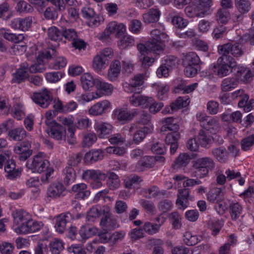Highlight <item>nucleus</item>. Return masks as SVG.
Returning a JSON list of instances; mask_svg holds the SVG:
<instances>
[{"mask_svg": "<svg viewBox=\"0 0 254 254\" xmlns=\"http://www.w3.org/2000/svg\"><path fill=\"white\" fill-rule=\"evenodd\" d=\"M249 42L254 45V28H251L249 31L241 37L239 42L228 43L218 47V53L223 56H230L231 54L234 58L242 57L245 52V49L241 44Z\"/></svg>", "mask_w": 254, "mask_h": 254, "instance_id": "f257e3e1", "label": "nucleus"}, {"mask_svg": "<svg viewBox=\"0 0 254 254\" xmlns=\"http://www.w3.org/2000/svg\"><path fill=\"white\" fill-rule=\"evenodd\" d=\"M215 165L213 159L210 157L199 158L193 162L192 166L195 171L193 176L200 179L205 177L209 171L214 169Z\"/></svg>", "mask_w": 254, "mask_h": 254, "instance_id": "f03ea898", "label": "nucleus"}, {"mask_svg": "<svg viewBox=\"0 0 254 254\" xmlns=\"http://www.w3.org/2000/svg\"><path fill=\"white\" fill-rule=\"evenodd\" d=\"M113 51L111 48H105L99 52L93 58L92 68L97 73H100L108 66L109 60L113 58Z\"/></svg>", "mask_w": 254, "mask_h": 254, "instance_id": "7ed1b4c3", "label": "nucleus"}, {"mask_svg": "<svg viewBox=\"0 0 254 254\" xmlns=\"http://www.w3.org/2000/svg\"><path fill=\"white\" fill-rule=\"evenodd\" d=\"M150 35L151 37L147 42V47L155 53L162 51L164 43L168 40L167 35L164 32L155 29L151 31Z\"/></svg>", "mask_w": 254, "mask_h": 254, "instance_id": "20e7f679", "label": "nucleus"}, {"mask_svg": "<svg viewBox=\"0 0 254 254\" xmlns=\"http://www.w3.org/2000/svg\"><path fill=\"white\" fill-rule=\"evenodd\" d=\"M234 59L231 56L222 55L217 61V64L211 66L212 69L218 76L222 77L228 75L232 71L235 64Z\"/></svg>", "mask_w": 254, "mask_h": 254, "instance_id": "39448f33", "label": "nucleus"}, {"mask_svg": "<svg viewBox=\"0 0 254 254\" xmlns=\"http://www.w3.org/2000/svg\"><path fill=\"white\" fill-rule=\"evenodd\" d=\"M153 130V126L152 125L141 127L137 123L131 124L128 128L129 134L133 135L132 143L136 144L142 142L146 134L151 133Z\"/></svg>", "mask_w": 254, "mask_h": 254, "instance_id": "423d86ee", "label": "nucleus"}, {"mask_svg": "<svg viewBox=\"0 0 254 254\" xmlns=\"http://www.w3.org/2000/svg\"><path fill=\"white\" fill-rule=\"evenodd\" d=\"M43 226V222L33 220L32 216L29 220L21 223L19 226L12 227V229L17 235H27L40 231Z\"/></svg>", "mask_w": 254, "mask_h": 254, "instance_id": "0eeeda50", "label": "nucleus"}, {"mask_svg": "<svg viewBox=\"0 0 254 254\" xmlns=\"http://www.w3.org/2000/svg\"><path fill=\"white\" fill-rule=\"evenodd\" d=\"M106 178V174L99 170L89 169L83 171L82 179L86 181H92L93 189H98L102 186V182Z\"/></svg>", "mask_w": 254, "mask_h": 254, "instance_id": "6e6552de", "label": "nucleus"}, {"mask_svg": "<svg viewBox=\"0 0 254 254\" xmlns=\"http://www.w3.org/2000/svg\"><path fill=\"white\" fill-rule=\"evenodd\" d=\"M49 165L50 162L47 159L46 154L43 152H39L34 156L29 168L33 172L41 173L45 171Z\"/></svg>", "mask_w": 254, "mask_h": 254, "instance_id": "1a4fd4ad", "label": "nucleus"}, {"mask_svg": "<svg viewBox=\"0 0 254 254\" xmlns=\"http://www.w3.org/2000/svg\"><path fill=\"white\" fill-rule=\"evenodd\" d=\"M149 76V72L147 70L143 73H138L131 78L128 82H125L123 84L124 90L128 93H132L136 90V88L141 86L145 80H146Z\"/></svg>", "mask_w": 254, "mask_h": 254, "instance_id": "9d476101", "label": "nucleus"}, {"mask_svg": "<svg viewBox=\"0 0 254 254\" xmlns=\"http://www.w3.org/2000/svg\"><path fill=\"white\" fill-rule=\"evenodd\" d=\"M33 101L43 108H47L53 100V95L51 91L44 88L39 92L35 93L32 97Z\"/></svg>", "mask_w": 254, "mask_h": 254, "instance_id": "9b49d317", "label": "nucleus"}, {"mask_svg": "<svg viewBox=\"0 0 254 254\" xmlns=\"http://www.w3.org/2000/svg\"><path fill=\"white\" fill-rule=\"evenodd\" d=\"M137 114V109L129 110L125 108H117L113 111V113L114 117L123 124L130 122Z\"/></svg>", "mask_w": 254, "mask_h": 254, "instance_id": "f8f14e48", "label": "nucleus"}, {"mask_svg": "<svg viewBox=\"0 0 254 254\" xmlns=\"http://www.w3.org/2000/svg\"><path fill=\"white\" fill-rule=\"evenodd\" d=\"M36 23V19L35 17L27 16L23 18H17L13 19L11 22L10 26L14 30L27 31Z\"/></svg>", "mask_w": 254, "mask_h": 254, "instance_id": "ddd939ff", "label": "nucleus"}, {"mask_svg": "<svg viewBox=\"0 0 254 254\" xmlns=\"http://www.w3.org/2000/svg\"><path fill=\"white\" fill-rule=\"evenodd\" d=\"M112 108V103L109 100H104L91 106L88 110V114L93 116H100Z\"/></svg>", "mask_w": 254, "mask_h": 254, "instance_id": "4468645a", "label": "nucleus"}, {"mask_svg": "<svg viewBox=\"0 0 254 254\" xmlns=\"http://www.w3.org/2000/svg\"><path fill=\"white\" fill-rule=\"evenodd\" d=\"M31 144L28 141H24L17 144L14 148V151L19 160L22 161L26 160L32 154V151L30 148Z\"/></svg>", "mask_w": 254, "mask_h": 254, "instance_id": "2eb2a0df", "label": "nucleus"}, {"mask_svg": "<svg viewBox=\"0 0 254 254\" xmlns=\"http://www.w3.org/2000/svg\"><path fill=\"white\" fill-rule=\"evenodd\" d=\"M13 218V227L19 226L21 223L31 219L32 215L23 209H17L11 213Z\"/></svg>", "mask_w": 254, "mask_h": 254, "instance_id": "dca6fc26", "label": "nucleus"}, {"mask_svg": "<svg viewBox=\"0 0 254 254\" xmlns=\"http://www.w3.org/2000/svg\"><path fill=\"white\" fill-rule=\"evenodd\" d=\"M71 218L70 213H63L56 216L54 218L55 227L57 232L59 233H63L64 231L66 223H68Z\"/></svg>", "mask_w": 254, "mask_h": 254, "instance_id": "f3484780", "label": "nucleus"}, {"mask_svg": "<svg viewBox=\"0 0 254 254\" xmlns=\"http://www.w3.org/2000/svg\"><path fill=\"white\" fill-rule=\"evenodd\" d=\"M29 65L27 63H22L16 72L13 74L12 83H20L25 81L29 76Z\"/></svg>", "mask_w": 254, "mask_h": 254, "instance_id": "a211bd4d", "label": "nucleus"}, {"mask_svg": "<svg viewBox=\"0 0 254 254\" xmlns=\"http://www.w3.org/2000/svg\"><path fill=\"white\" fill-rule=\"evenodd\" d=\"M94 129L99 138H105L113 131V126L108 122H98L95 124Z\"/></svg>", "mask_w": 254, "mask_h": 254, "instance_id": "6ab92c4d", "label": "nucleus"}, {"mask_svg": "<svg viewBox=\"0 0 254 254\" xmlns=\"http://www.w3.org/2000/svg\"><path fill=\"white\" fill-rule=\"evenodd\" d=\"M71 192L75 193V197L85 199L90 194V191L88 189L86 184L83 183L74 185L71 188Z\"/></svg>", "mask_w": 254, "mask_h": 254, "instance_id": "aec40b11", "label": "nucleus"}, {"mask_svg": "<svg viewBox=\"0 0 254 254\" xmlns=\"http://www.w3.org/2000/svg\"><path fill=\"white\" fill-rule=\"evenodd\" d=\"M130 103L135 107L142 106L148 107L151 103L152 98L134 93L129 98Z\"/></svg>", "mask_w": 254, "mask_h": 254, "instance_id": "412c9836", "label": "nucleus"}, {"mask_svg": "<svg viewBox=\"0 0 254 254\" xmlns=\"http://www.w3.org/2000/svg\"><path fill=\"white\" fill-rule=\"evenodd\" d=\"M201 126L206 131L213 134L218 133L221 128L220 123L217 117H211L205 123L201 125Z\"/></svg>", "mask_w": 254, "mask_h": 254, "instance_id": "4be33fe9", "label": "nucleus"}, {"mask_svg": "<svg viewBox=\"0 0 254 254\" xmlns=\"http://www.w3.org/2000/svg\"><path fill=\"white\" fill-rule=\"evenodd\" d=\"M95 87L97 90L99 91V93L102 95H110L114 91V86L112 84L105 82L101 79H96Z\"/></svg>", "mask_w": 254, "mask_h": 254, "instance_id": "5701e85b", "label": "nucleus"}, {"mask_svg": "<svg viewBox=\"0 0 254 254\" xmlns=\"http://www.w3.org/2000/svg\"><path fill=\"white\" fill-rule=\"evenodd\" d=\"M185 11L187 16L190 18L204 17L206 15L196 2L187 6Z\"/></svg>", "mask_w": 254, "mask_h": 254, "instance_id": "b1692460", "label": "nucleus"}, {"mask_svg": "<svg viewBox=\"0 0 254 254\" xmlns=\"http://www.w3.org/2000/svg\"><path fill=\"white\" fill-rule=\"evenodd\" d=\"M121 63L119 60H115L111 64L107 73V78L111 81H116L121 72Z\"/></svg>", "mask_w": 254, "mask_h": 254, "instance_id": "393cba45", "label": "nucleus"}, {"mask_svg": "<svg viewBox=\"0 0 254 254\" xmlns=\"http://www.w3.org/2000/svg\"><path fill=\"white\" fill-rule=\"evenodd\" d=\"M230 214L233 221L237 223L241 222L243 220V207L238 202L232 203L230 205Z\"/></svg>", "mask_w": 254, "mask_h": 254, "instance_id": "a878e982", "label": "nucleus"}, {"mask_svg": "<svg viewBox=\"0 0 254 254\" xmlns=\"http://www.w3.org/2000/svg\"><path fill=\"white\" fill-rule=\"evenodd\" d=\"M156 163L154 156H145L138 161L135 166L137 172H142L147 169L152 168Z\"/></svg>", "mask_w": 254, "mask_h": 254, "instance_id": "bb28decb", "label": "nucleus"}, {"mask_svg": "<svg viewBox=\"0 0 254 254\" xmlns=\"http://www.w3.org/2000/svg\"><path fill=\"white\" fill-rule=\"evenodd\" d=\"M49 135L54 139L61 140L64 139L65 136V129L61 125L54 123V125L51 126Z\"/></svg>", "mask_w": 254, "mask_h": 254, "instance_id": "cd10ccee", "label": "nucleus"}, {"mask_svg": "<svg viewBox=\"0 0 254 254\" xmlns=\"http://www.w3.org/2000/svg\"><path fill=\"white\" fill-rule=\"evenodd\" d=\"M64 190V187L62 183L55 182L48 188L47 195L50 197L56 198L60 197Z\"/></svg>", "mask_w": 254, "mask_h": 254, "instance_id": "c85d7f7f", "label": "nucleus"}, {"mask_svg": "<svg viewBox=\"0 0 254 254\" xmlns=\"http://www.w3.org/2000/svg\"><path fill=\"white\" fill-rule=\"evenodd\" d=\"M190 194L189 190L187 189H180L178 191V198L176 204L180 209H184L189 205L188 198Z\"/></svg>", "mask_w": 254, "mask_h": 254, "instance_id": "c756f323", "label": "nucleus"}, {"mask_svg": "<svg viewBox=\"0 0 254 254\" xmlns=\"http://www.w3.org/2000/svg\"><path fill=\"white\" fill-rule=\"evenodd\" d=\"M104 154L100 149L92 150L87 152L84 156V161L88 164H91L95 162L103 159Z\"/></svg>", "mask_w": 254, "mask_h": 254, "instance_id": "7c9ffc66", "label": "nucleus"}, {"mask_svg": "<svg viewBox=\"0 0 254 254\" xmlns=\"http://www.w3.org/2000/svg\"><path fill=\"white\" fill-rule=\"evenodd\" d=\"M163 125L161 128V131H178L179 129V126L177 124L175 118L173 117H169L164 119L162 120Z\"/></svg>", "mask_w": 254, "mask_h": 254, "instance_id": "2f4dec72", "label": "nucleus"}, {"mask_svg": "<svg viewBox=\"0 0 254 254\" xmlns=\"http://www.w3.org/2000/svg\"><path fill=\"white\" fill-rule=\"evenodd\" d=\"M211 153L216 160L220 163H225L229 159V155L226 149L224 147L213 148Z\"/></svg>", "mask_w": 254, "mask_h": 254, "instance_id": "473e14b6", "label": "nucleus"}, {"mask_svg": "<svg viewBox=\"0 0 254 254\" xmlns=\"http://www.w3.org/2000/svg\"><path fill=\"white\" fill-rule=\"evenodd\" d=\"M8 30L4 28L0 29V35L2 36L6 40L14 43H19L24 39L23 34H16L8 32Z\"/></svg>", "mask_w": 254, "mask_h": 254, "instance_id": "72a5a7b5", "label": "nucleus"}, {"mask_svg": "<svg viewBox=\"0 0 254 254\" xmlns=\"http://www.w3.org/2000/svg\"><path fill=\"white\" fill-rule=\"evenodd\" d=\"M4 170L7 173L6 177L9 179H14L20 175V172L16 169V165L14 161L9 160L4 166Z\"/></svg>", "mask_w": 254, "mask_h": 254, "instance_id": "f704fd0d", "label": "nucleus"}, {"mask_svg": "<svg viewBox=\"0 0 254 254\" xmlns=\"http://www.w3.org/2000/svg\"><path fill=\"white\" fill-rule=\"evenodd\" d=\"M199 144L203 147H207L213 142V137L208 134L206 130L200 129L197 136Z\"/></svg>", "mask_w": 254, "mask_h": 254, "instance_id": "c9c22d12", "label": "nucleus"}, {"mask_svg": "<svg viewBox=\"0 0 254 254\" xmlns=\"http://www.w3.org/2000/svg\"><path fill=\"white\" fill-rule=\"evenodd\" d=\"M230 18V12L225 9L219 8L215 15V20L219 24H226Z\"/></svg>", "mask_w": 254, "mask_h": 254, "instance_id": "e433bc0d", "label": "nucleus"}, {"mask_svg": "<svg viewBox=\"0 0 254 254\" xmlns=\"http://www.w3.org/2000/svg\"><path fill=\"white\" fill-rule=\"evenodd\" d=\"M100 97L101 95L97 91L77 95L76 96V99L78 103L84 104L85 103L89 102Z\"/></svg>", "mask_w": 254, "mask_h": 254, "instance_id": "4c0bfd02", "label": "nucleus"}, {"mask_svg": "<svg viewBox=\"0 0 254 254\" xmlns=\"http://www.w3.org/2000/svg\"><path fill=\"white\" fill-rule=\"evenodd\" d=\"M163 223V219H162L160 224H155L150 222H146L142 227L145 233L148 235H152L159 232L160 227Z\"/></svg>", "mask_w": 254, "mask_h": 254, "instance_id": "58836bf2", "label": "nucleus"}, {"mask_svg": "<svg viewBox=\"0 0 254 254\" xmlns=\"http://www.w3.org/2000/svg\"><path fill=\"white\" fill-rule=\"evenodd\" d=\"M97 135L93 132H86L83 134L82 145L83 147H90L97 140Z\"/></svg>", "mask_w": 254, "mask_h": 254, "instance_id": "ea45409f", "label": "nucleus"}, {"mask_svg": "<svg viewBox=\"0 0 254 254\" xmlns=\"http://www.w3.org/2000/svg\"><path fill=\"white\" fill-rule=\"evenodd\" d=\"M95 80L89 73H84L80 76L81 85L85 90H88L94 85H95Z\"/></svg>", "mask_w": 254, "mask_h": 254, "instance_id": "a19ab883", "label": "nucleus"}, {"mask_svg": "<svg viewBox=\"0 0 254 254\" xmlns=\"http://www.w3.org/2000/svg\"><path fill=\"white\" fill-rule=\"evenodd\" d=\"M160 15V11L156 8H151L143 15V21L145 23H154L158 21Z\"/></svg>", "mask_w": 254, "mask_h": 254, "instance_id": "79ce46f5", "label": "nucleus"}, {"mask_svg": "<svg viewBox=\"0 0 254 254\" xmlns=\"http://www.w3.org/2000/svg\"><path fill=\"white\" fill-rule=\"evenodd\" d=\"M97 233V229L89 225L83 226L79 231V234L82 240L88 239L96 235Z\"/></svg>", "mask_w": 254, "mask_h": 254, "instance_id": "37998d69", "label": "nucleus"}, {"mask_svg": "<svg viewBox=\"0 0 254 254\" xmlns=\"http://www.w3.org/2000/svg\"><path fill=\"white\" fill-rule=\"evenodd\" d=\"M239 84V80L237 78L228 77L225 78L221 83V89L222 91L227 92L236 88Z\"/></svg>", "mask_w": 254, "mask_h": 254, "instance_id": "c03bdc74", "label": "nucleus"}, {"mask_svg": "<svg viewBox=\"0 0 254 254\" xmlns=\"http://www.w3.org/2000/svg\"><path fill=\"white\" fill-rule=\"evenodd\" d=\"M190 103V99L188 96L184 97H179L174 102L170 105L172 111L187 107Z\"/></svg>", "mask_w": 254, "mask_h": 254, "instance_id": "a18cd8bd", "label": "nucleus"}, {"mask_svg": "<svg viewBox=\"0 0 254 254\" xmlns=\"http://www.w3.org/2000/svg\"><path fill=\"white\" fill-rule=\"evenodd\" d=\"M153 86L157 91V97L159 99L163 100L167 98L170 88L169 85L163 83H155Z\"/></svg>", "mask_w": 254, "mask_h": 254, "instance_id": "49530a36", "label": "nucleus"}, {"mask_svg": "<svg viewBox=\"0 0 254 254\" xmlns=\"http://www.w3.org/2000/svg\"><path fill=\"white\" fill-rule=\"evenodd\" d=\"M64 182L66 185L72 183L76 179V172L72 167L65 168L63 171Z\"/></svg>", "mask_w": 254, "mask_h": 254, "instance_id": "de8ad7c7", "label": "nucleus"}, {"mask_svg": "<svg viewBox=\"0 0 254 254\" xmlns=\"http://www.w3.org/2000/svg\"><path fill=\"white\" fill-rule=\"evenodd\" d=\"M50 250L53 254H60L64 249V243L59 239H54L50 243Z\"/></svg>", "mask_w": 254, "mask_h": 254, "instance_id": "09e8293b", "label": "nucleus"}, {"mask_svg": "<svg viewBox=\"0 0 254 254\" xmlns=\"http://www.w3.org/2000/svg\"><path fill=\"white\" fill-rule=\"evenodd\" d=\"M47 33L48 38L52 41L58 42L62 39V32L56 26H52L48 28Z\"/></svg>", "mask_w": 254, "mask_h": 254, "instance_id": "8fccbe9b", "label": "nucleus"}, {"mask_svg": "<svg viewBox=\"0 0 254 254\" xmlns=\"http://www.w3.org/2000/svg\"><path fill=\"white\" fill-rule=\"evenodd\" d=\"M235 6L239 12L245 14L251 10V3L248 0H236Z\"/></svg>", "mask_w": 254, "mask_h": 254, "instance_id": "3c124183", "label": "nucleus"}, {"mask_svg": "<svg viewBox=\"0 0 254 254\" xmlns=\"http://www.w3.org/2000/svg\"><path fill=\"white\" fill-rule=\"evenodd\" d=\"M145 196L148 198H151L156 196L165 195V190H160L157 186H154L144 190Z\"/></svg>", "mask_w": 254, "mask_h": 254, "instance_id": "603ef678", "label": "nucleus"}, {"mask_svg": "<svg viewBox=\"0 0 254 254\" xmlns=\"http://www.w3.org/2000/svg\"><path fill=\"white\" fill-rule=\"evenodd\" d=\"M91 120L86 116H82L76 119L74 124L75 129H86L91 125Z\"/></svg>", "mask_w": 254, "mask_h": 254, "instance_id": "864d4df0", "label": "nucleus"}, {"mask_svg": "<svg viewBox=\"0 0 254 254\" xmlns=\"http://www.w3.org/2000/svg\"><path fill=\"white\" fill-rule=\"evenodd\" d=\"M135 44L134 38L128 35L124 36L119 41L118 45L121 49H125Z\"/></svg>", "mask_w": 254, "mask_h": 254, "instance_id": "5fc2aeb1", "label": "nucleus"}, {"mask_svg": "<svg viewBox=\"0 0 254 254\" xmlns=\"http://www.w3.org/2000/svg\"><path fill=\"white\" fill-rule=\"evenodd\" d=\"M201 237L192 235L190 231L185 233L184 235V241L188 246H193L201 241Z\"/></svg>", "mask_w": 254, "mask_h": 254, "instance_id": "6e6d98bb", "label": "nucleus"}, {"mask_svg": "<svg viewBox=\"0 0 254 254\" xmlns=\"http://www.w3.org/2000/svg\"><path fill=\"white\" fill-rule=\"evenodd\" d=\"M9 136L15 140L23 139L26 135V132L22 127H18L11 130L9 132Z\"/></svg>", "mask_w": 254, "mask_h": 254, "instance_id": "4d7b16f0", "label": "nucleus"}, {"mask_svg": "<svg viewBox=\"0 0 254 254\" xmlns=\"http://www.w3.org/2000/svg\"><path fill=\"white\" fill-rule=\"evenodd\" d=\"M200 62L199 57L198 55L194 53L191 52L189 53L185 57L184 61V65H196L198 64Z\"/></svg>", "mask_w": 254, "mask_h": 254, "instance_id": "13d9d810", "label": "nucleus"}, {"mask_svg": "<svg viewBox=\"0 0 254 254\" xmlns=\"http://www.w3.org/2000/svg\"><path fill=\"white\" fill-rule=\"evenodd\" d=\"M172 22L175 27L180 29L185 28L189 24V21L187 19L179 15H175L172 17Z\"/></svg>", "mask_w": 254, "mask_h": 254, "instance_id": "bf43d9fd", "label": "nucleus"}, {"mask_svg": "<svg viewBox=\"0 0 254 254\" xmlns=\"http://www.w3.org/2000/svg\"><path fill=\"white\" fill-rule=\"evenodd\" d=\"M64 75V73L62 71L49 72L46 73L45 78L49 82L56 83L59 82Z\"/></svg>", "mask_w": 254, "mask_h": 254, "instance_id": "052dcab7", "label": "nucleus"}, {"mask_svg": "<svg viewBox=\"0 0 254 254\" xmlns=\"http://www.w3.org/2000/svg\"><path fill=\"white\" fill-rule=\"evenodd\" d=\"M179 62L178 58L172 55L165 56L163 60V63L171 70L177 66Z\"/></svg>", "mask_w": 254, "mask_h": 254, "instance_id": "680f3d73", "label": "nucleus"}, {"mask_svg": "<svg viewBox=\"0 0 254 254\" xmlns=\"http://www.w3.org/2000/svg\"><path fill=\"white\" fill-rule=\"evenodd\" d=\"M100 210V215H102L103 217L100 221V225L102 226H105L107 223V220L111 216V209L109 206L104 205L102 208L98 207Z\"/></svg>", "mask_w": 254, "mask_h": 254, "instance_id": "e2e57ef3", "label": "nucleus"}, {"mask_svg": "<svg viewBox=\"0 0 254 254\" xmlns=\"http://www.w3.org/2000/svg\"><path fill=\"white\" fill-rule=\"evenodd\" d=\"M107 185L111 190L118 188L120 186V181L118 176L114 173H111L108 178Z\"/></svg>", "mask_w": 254, "mask_h": 254, "instance_id": "0e129e2a", "label": "nucleus"}, {"mask_svg": "<svg viewBox=\"0 0 254 254\" xmlns=\"http://www.w3.org/2000/svg\"><path fill=\"white\" fill-rule=\"evenodd\" d=\"M190 160V157L187 154H181L177 159L173 165L174 168H179L182 166H186L189 164Z\"/></svg>", "mask_w": 254, "mask_h": 254, "instance_id": "69168bd1", "label": "nucleus"}, {"mask_svg": "<svg viewBox=\"0 0 254 254\" xmlns=\"http://www.w3.org/2000/svg\"><path fill=\"white\" fill-rule=\"evenodd\" d=\"M126 140L125 134L124 133H117L112 135L109 141L112 144L122 145Z\"/></svg>", "mask_w": 254, "mask_h": 254, "instance_id": "338daca9", "label": "nucleus"}, {"mask_svg": "<svg viewBox=\"0 0 254 254\" xmlns=\"http://www.w3.org/2000/svg\"><path fill=\"white\" fill-rule=\"evenodd\" d=\"M241 143L243 150L246 151L250 150L254 144V134H252L243 138Z\"/></svg>", "mask_w": 254, "mask_h": 254, "instance_id": "774afa93", "label": "nucleus"}]
</instances>
